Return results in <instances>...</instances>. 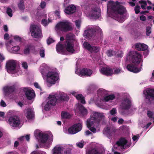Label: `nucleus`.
<instances>
[{
	"label": "nucleus",
	"instance_id": "nucleus-31",
	"mask_svg": "<svg viewBox=\"0 0 154 154\" xmlns=\"http://www.w3.org/2000/svg\"><path fill=\"white\" fill-rule=\"evenodd\" d=\"M48 67L45 64H43L40 67V71L41 72L44 79L45 78V74L48 70Z\"/></svg>",
	"mask_w": 154,
	"mask_h": 154
},
{
	"label": "nucleus",
	"instance_id": "nucleus-14",
	"mask_svg": "<svg viewBox=\"0 0 154 154\" xmlns=\"http://www.w3.org/2000/svg\"><path fill=\"white\" fill-rule=\"evenodd\" d=\"M30 30L32 37L38 38L42 37L40 26L32 24L30 26Z\"/></svg>",
	"mask_w": 154,
	"mask_h": 154
},
{
	"label": "nucleus",
	"instance_id": "nucleus-19",
	"mask_svg": "<svg viewBox=\"0 0 154 154\" xmlns=\"http://www.w3.org/2000/svg\"><path fill=\"white\" fill-rule=\"evenodd\" d=\"M83 45L85 49L91 53H97L100 50L99 47L93 45L87 42H85L84 43Z\"/></svg>",
	"mask_w": 154,
	"mask_h": 154
},
{
	"label": "nucleus",
	"instance_id": "nucleus-2",
	"mask_svg": "<svg viewBox=\"0 0 154 154\" xmlns=\"http://www.w3.org/2000/svg\"><path fill=\"white\" fill-rule=\"evenodd\" d=\"M126 61H131L133 64H128L127 68L128 71L134 73H137L141 70V67L138 68V65L142 66L140 63L142 61V56L138 52L133 51L129 52L125 59Z\"/></svg>",
	"mask_w": 154,
	"mask_h": 154
},
{
	"label": "nucleus",
	"instance_id": "nucleus-64",
	"mask_svg": "<svg viewBox=\"0 0 154 154\" xmlns=\"http://www.w3.org/2000/svg\"><path fill=\"white\" fill-rule=\"evenodd\" d=\"M9 35L7 33H6L4 35V38L5 39H7L8 38Z\"/></svg>",
	"mask_w": 154,
	"mask_h": 154
},
{
	"label": "nucleus",
	"instance_id": "nucleus-39",
	"mask_svg": "<svg viewBox=\"0 0 154 154\" xmlns=\"http://www.w3.org/2000/svg\"><path fill=\"white\" fill-rule=\"evenodd\" d=\"M103 133L104 134L106 135H110L111 134L110 127H106L103 130Z\"/></svg>",
	"mask_w": 154,
	"mask_h": 154
},
{
	"label": "nucleus",
	"instance_id": "nucleus-38",
	"mask_svg": "<svg viewBox=\"0 0 154 154\" xmlns=\"http://www.w3.org/2000/svg\"><path fill=\"white\" fill-rule=\"evenodd\" d=\"M147 114L148 116L149 119L153 120L154 122V113L150 111H148L147 112Z\"/></svg>",
	"mask_w": 154,
	"mask_h": 154
},
{
	"label": "nucleus",
	"instance_id": "nucleus-5",
	"mask_svg": "<svg viewBox=\"0 0 154 154\" xmlns=\"http://www.w3.org/2000/svg\"><path fill=\"white\" fill-rule=\"evenodd\" d=\"M113 16L115 19L120 22L125 20L124 14L125 11V8L118 2H116L115 5L113 8Z\"/></svg>",
	"mask_w": 154,
	"mask_h": 154
},
{
	"label": "nucleus",
	"instance_id": "nucleus-27",
	"mask_svg": "<svg viewBox=\"0 0 154 154\" xmlns=\"http://www.w3.org/2000/svg\"><path fill=\"white\" fill-rule=\"evenodd\" d=\"M70 93L74 96L76 99L82 103L84 104L85 103L84 97L82 94H78L77 92L75 91H72L70 92Z\"/></svg>",
	"mask_w": 154,
	"mask_h": 154
},
{
	"label": "nucleus",
	"instance_id": "nucleus-52",
	"mask_svg": "<svg viewBox=\"0 0 154 154\" xmlns=\"http://www.w3.org/2000/svg\"><path fill=\"white\" fill-rule=\"evenodd\" d=\"M140 7L139 6H136L134 8V10L135 12V13L136 14H138L140 12Z\"/></svg>",
	"mask_w": 154,
	"mask_h": 154
},
{
	"label": "nucleus",
	"instance_id": "nucleus-35",
	"mask_svg": "<svg viewBox=\"0 0 154 154\" xmlns=\"http://www.w3.org/2000/svg\"><path fill=\"white\" fill-rule=\"evenodd\" d=\"M48 103V102L47 103L43 102L42 104V106L44 107L45 110L46 111L49 110L52 106Z\"/></svg>",
	"mask_w": 154,
	"mask_h": 154
},
{
	"label": "nucleus",
	"instance_id": "nucleus-37",
	"mask_svg": "<svg viewBox=\"0 0 154 154\" xmlns=\"http://www.w3.org/2000/svg\"><path fill=\"white\" fill-rule=\"evenodd\" d=\"M86 154H101L98 151L95 149L89 150L88 151Z\"/></svg>",
	"mask_w": 154,
	"mask_h": 154
},
{
	"label": "nucleus",
	"instance_id": "nucleus-34",
	"mask_svg": "<svg viewBox=\"0 0 154 154\" xmlns=\"http://www.w3.org/2000/svg\"><path fill=\"white\" fill-rule=\"evenodd\" d=\"M139 2L141 4V8L143 9H146V6L148 4L149 5H151L152 4L151 2L148 0L147 1L141 0Z\"/></svg>",
	"mask_w": 154,
	"mask_h": 154
},
{
	"label": "nucleus",
	"instance_id": "nucleus-58",
	"mask_svg": "<svg viewBox=\"0 0 154 154\" xmlns=\"http://www.w3.org/2000/svg\"><path fill=\"white\" fill-rule=\"evenodd\" d=\"M21 152L23 154H25L26 151V148H23L20 150Z\"/></svg>",
	"mask_w": 154,
	"mask_h": 154
},
{
	"label": "nucleus",
	"instance_id": "nucleus-49",
	"mask_svg": "<svg viewBox=\"0 0 154 154\" xmlns=\"http://www.w3.org/2000/svg\"><path fill=\"white\" fill-rule=\"evenodd\" d=\"M40 56L42 57H45V50L44 48H41L40 51Z\"/></svg>",
	"mask_w": 154,
	"mask_h": 154
},
{
	"label": "nucleus",
	"instance_id": "nucleus-63",
	"mask_svg": "<svg viewBox=\"0 0 154 154\" xmlns=\"http://www.w3.org/2000/svg\"><path fill=\"white\" fill-rule=\"evenodd\" d=\"M140 19L141 20L144 21L146 20V17L142 15L140 16Z\"/></svg>",
	"mask_w": 154,
	"mask_h": 154
},
{
	"label": "nucleus",
	"instance_id": "nucleus-3",
	"mask_svg": "<svg viewBox=\"0 0 154 154\" xmlns=\"http://www.w3.org/2000/svg\"><path fill=\"white\" fill-rule=\"evenodd\" d=\"M34 135L38 140L40 146L45 148H49L52 143L53 136L51 133L48 134L43 133L39 130H37L34 131Z\"/></svg>",
	"mask_w": 154,
	"mask_h": 154
},
{
	"label": "nucleus",
	"instance_id": "nucleus-36",
	"mask_svg": "<svg viewBox=\"0 0 154 154\" xmlns=\"http://www.w3.org/2000/svg\"><path fill=\"white\" fill-rule=\"evenodd\" d=\"M61 116L63 118H69L71 117V115L67 112H62L61 113Z\"/></svg>",
	"mask_w": 154,
	"mask_h": 154
},
{
	"label": "nucleus",
	"instance_id": "nucleus-46",
	"mask_svg": "<svg viewBox=\"0 0 154 154\" xmlns=\"http://www.w3.org/2000/svg\"><path fill=\"white\" fill-rule=\"evenodd\" d=\"M84 143V141H81L79 142L76 143V145L78 147L80 148H82L83 146Z\"/></svg>",
	"mask_w": 154,
	"mask_h": 154
},
{
	"label": "nucleus",
	"instance_id": "nucleus-57",
	"mask_svg": "<svg viewBox=\"0 0 154 154\" xmlns=\"http://www.w3.org/2000/svg\"><path fill=\"white\" fill-rule=\"evenodd\" d=\"M22 67H23L25 69H26L27 67V64L26 62H23L22 63Z\"/></svg>",
	"mask_w": 154,
	"mask_h": 154
},
{
	"label": "nucleus",
	"instance_id": "nucleus-54",
	"mask_svg": "<svg viewBox=\"0 0 154 154\" xmlns=\"http://www.w3.org/2000/svg\"><path fill=\"white\" fill-rule=\"evenodd\" d=\"M46 5V2H42L40 4V6L42 8H44Z\"/></svg>",
	"mask_w": 154,
	"mask_h": 154
},
{
	"label": "nucleus",
	"instance_id": "nucleus-16",
	"mask_svg": "<svg viewBox=\"0 0 154 154\" xmlns=\"http://www.w3.org/2000/svg\"><path fill=\"white\" fill-rule=\"evenodd\" d=\"M8 122L10 125L13 127H20L22 125L19 118L16 116L11 117L8 120Z\"/></svg>",
	"mask_w": 154,
	"mask_h": 154
},
{
	"label": "nucleus",
	"instance_id": "nucleus-1",
	"mask_svg": "<svg viewBox=\"0 0 154 154\" xmlns=\"http://www.w3.org/2000/svg\"><path fill=\"white\" fill-rule=\"evenodd\" d=\"M105 123V116L104 114L98 112L92 113L90 118L88 119L86 122L88 128L94 133L100 131V124Z\"/></svg>",
	"mask_w": 154,
	"mask_h": 154
},
{
	"label": "nucleus",
	"instance_id": "nucleus-61",
	"mask_svg": "<svg viewBox=\"0 0 154 154\" xmlns=\"http://www.w3.org/2000/svg\"><path fill=\"white\" fill-rule=\"evenodd\" d=\"M92 134V133L88 130L87 131L85 132V135L86 136H88Z\"/></svg>",
	"mask_w": 154,
	"mask_h": 154
},
{
	"label": "nucleus",
	"instance_id": "nucleus-45",
	"mask_svg": "<svg viewBox=\"0 0 154 154\" xmlns=\"http://www.w3.org/2000/svg\"><path fill=\"white\" fill-rule=\"evenodd\" d=\"M6 12L8 14L9 16V17H12V10L10 8H7Z\"/></svg>",
	"mask_w": 154,
	"mask_h": 154
},
{
	"label": "nucleus",
	"instance_id": "nucleus-40",
	"mask_svg": "<svg viewBox=\"0 0 154 154\" xmlns=\"http://www.w3.org/2000/svg\"><path fill=\"white\" fill-rule=\"evenodd\" d=\"M30 135H27L25 137L23 136L18 139V140L20 142H21L25 138H26V140L27 141L29 140Z\"/></svg>",
	"mask_w": 154,
	"mask_h": 154
},
{
	"label": "nucleus",
	"instance_id": "nucleus-28",
	"mask_svg": "<svg viewBox=\"0 0 154 154\" xmlns=\"http://www.w3.org/2000/svg\"><path fill=\"white\" fill-rule=\"evenodd\" d=\"M70 93L74 96L76 99L82 103L84 104L85 103L84 97L82 94H78L77 92L75 91H72L70 92Z\"/></svg>",
	"mask_w": 154,
	"mask_h": 154
},
{
	"label": "nucleus",
	"instance_id": "nucleus-41",
	"mask_svg": "<svg viewBox=\"0 0 154 154\" xmlns=\"http://www.w3.org/2000/svg\"><path fill=\"white\" fill-rule=\"evenodd\" d=\"M52 20L51 19H49L48 22L45 19H43L41 22V23L44 26H45L48 25L49 23L51 22Z\"/></svg>",
	"mask_w": 154,
	"mask_h": 154
},
{
	"label": "nucleus",
	"instance_id": "nucleus-59",
	"mask_svg": "<svg viewBox=\"0 0 154 154\" xmlns=\"http://www.w3.org/2000/svg\"><path fill=\"white\" fill-rule=\"evenodd\" d=\"M0 105L1 106L3 107H5L6 106V104L3 100H1L0 103Z\"/></svg>",
	"mask_w": 154,
	"mask_h": 154
},
{
	"label": "nucleus",
	"instance_id": "nucleus-55",
	"mask_svg": "<svg viewBox=\"0 0 154 154\" xmlns=\"http://www.w3.org/2000/svg\"><path fill=\"white\" fill-rule=\"evenodd\" d=\"M47 43L48 45L53 43L54 42V40L51 38H49L47 40Z\"/></svg>",
	"mask_w": 154,
	"mask_h": 154
},
{
	"label": "nucleus",
	"instance_id": "nucleus-62",
	"mask_svg": "<svg viewBox=\"0 0 154 154\" xmlns=\"http://www.w3.org/2000/svg\"><path fill=\"white\" fill-rule=\"evenodd\" d=\"M55 14L58 17L60 16V11H56L55 12Z\"/></svg>",
	"mask_w": 154,
	"mask_h": 154
},
{
	"label": "nucleus",
	"instance_id": "nucleus-13",
	"mask_svg": "<svg viewBox=\"0 0 154 154\" xmlns=\"http://www.w3.org/2000/svg\"><path fill=\"white\" fill-rule=\"evenodd\" d=\"M100 71L102 74L107 75H111L113 73L118 74L122 72L120 68L112 69L108 67H103L100 69Z\"/></svg>",
	"mask_w": 154,
	"mask_h": 154
},
{
	"label": "nucleus",
	"instance_id": "nucleus-48",
	"mask_svg": "<svg viewBox=\"0 0 154 154\" xmlns=\"http://www.w3.org/2000/svg\"><path fill=\"white\" fill-rule=\"evenodd\" d=\"M75 25L78 29H79L80 28L81 21L79 20H76L75 22Z\"/></svg>",
	"mask_w": 154,
	"mask_h": 154
},
{
	"label": "nucleus",
	"instance_id": "nucleus-10",
	"mask_svg": "<svg viewBox=\"0 0 154 154\" xmlns=\"http://www.w3.org/2000/svg\"><path fill=\"white\" fill-rule=\"evenodd\" d=\"M46 80L47 82L51 84H55L56 81L59 79V75L56 72L50 70L45 75Z\"/></svg>",
	"mask_w": 154,
	"mask_h": 154
},
{
	"label": "nucleus",
	"instance_id": "nucleus-8",
	"mask_svg": "<svg viewBox=\"0 0 154 154\" xmlns=\"http://www.w3.org/2000/svg\"><path fill=\"white\" fill-rule=\"evenodd\" d=\"M73 29L72 24L67 20H64L58 23L56 26L57 32H66Z\"/></svg>",
	"mask_w": 154,
	"mask_h": 154
},
{
	"label": "nucleus",
	"instance_id": "nucleus-22",
	"mask_svg": "<svg viewBox=\"0 0 154 154\" xmlns=\"http://www.w3.org/2000/svg\"><path fill=\"white\" fill-rule=\"evenodd\" d=\"M75 114L77 115H84L87 113V111L81 104H79L75 109Z\"/></svg>",
	"mask_w": 154,
	"mask_h": 154
},
{
	"label": "nucleus",
	"instance_id": "nucleus-29",
	"mask_svg": "<svg viewBox=\"0 0 154 154\" xmlns=\"http://www.w3.org/2000/svg\"><path fill=\"white\" fill-rule=\"evenodd\" d=\"M76 9V7L74 5H70L65 9V12L67 14H71L75 11Z\"/></svg>",
	"mask_w": 154,
	"mask_h": 154
},
{
	"label": "nucleus",
	"instance_id": "nucleus-4",
	"mask_svg": "<svg viewBox=\"0 0 154 154\" xmlns=\"http://www.w3.org/2000/svg\"><path fill=\"white\" fill-rule=\"evenodd\" d=\"M98 98L95 101L96 105L98 106L105 109V102L110 101L115 98L114 94L108 95V91L103 89H100L97 91Z\"/></svg>",
	"mask_w": 154,
	"mask_h": 154
},
{
	"label": "nucleus",
	"instance_id": "nucleus-25",
	"mask_svg": "<svg viewBox=\"0 0 154 154\" xmlns=\"http://www.w3.org/2000/svg\"><path fill=\"white\" fill-rule=\"evenodd\" d=\"M57 100V94H50L48 97V101L52 106H55L56 104V102Z\"/></svg>",
	"mask_w": 154,
	"mask_h": 154
},
{
	"label": "nucleus",
	"instance_id": "nucleus-53",
	"mask_svg": "<svg viewBox=\"0 0 154 154\" xmlns=\"http://www.w3.org/2000/svg\"><path fill=\"white\" fill-rule=\"evenodd\" d=\"M139 137V134H137L136 135L134 136L133 137L132 139L134 141H137Z\"/></svg>",
	"mask_w": 154,
	"mask_h": 154
},
{
	"label": "nucleus",
	"instance_id": "nucleus-6",
	"mask_svg": "<svg viewBox=\"0 0 154 154\" xmlns=\"http://www.w3.org/2000/svg\"><path fill=\"white\" fill-rule=\"evenodd\" d=\"M6 67L8 72L14 74V76H17L22 73L19 67L17 65L16 61L14 60H9L6 63Z\"/></svg>",
	"mask_w": 154,
	"mask_h": 154
},
{
	"label": "nucleus",
	"instance_id": "nucleus-26",
	"mask_svg": "<svg viewBox=\"0 0 154 154\" xmlns=\"http://www.w3.org/2000/svg\"><path fill=\"white\" fill-rule=\"evenodd\" d=\"M56 49L57 52L59 53L63 54H67V51L65 50L63 46L60 42L57 45Z\"/></svg>",
	"mask_w": 154,
	"mask_h": 154
},
{
	"label": "nucleus",
	"instance_id": "nucleus-12",
	"mask_svg": "<svg viewBox=\"0 0 154 154\" xmlns=\"http://www.w3.org/2000/svg\"><path fill=\"white\" fill-rule=\"evenodd\" d=\"M130 143L128 142L127 140L125 138H122L116 142V144L114 146L115 149L118 150H122L130 146Z\"/></svg>",
	"mask_w": 154,
	"mask_h": 154
},
{
	"label": "nucleus",
	"instance_id": "nucleus-50",
	"mask_svg": "<svg viewBox=\"0 0 154 154\" xmlns=\"http://www.w3.org/2000/svg\"><path fill=\"white\" fill-rule=\"evenodd\" d=\"M117 113L116 109L115 108H113L110 111V113L112 115H114Z\"/></svg>",
	"mask_w": 154,
	"mask_h": 154
},
{
	"label": "nucleus",
	"instance_id": "nucleus-51",
	"mask_svg": "<svg viewBox=\"0 0 154 154\" xmlns=\"http://www.w3.org/2000/svg\"><path fill=\"white\" fill-rule=\"evenodd\" d=\"M31 154H46V153L45 152L43 151L38 152L37 151H34Z\"/></svg>",
	"mask_w": 154,
	"mask_h": 154
},
{
	"label": "nucleus",
	"instance_id": "nucleus-56",
	"mask_svg": "<svg viewBox=\"0 0 154 154\" xmlns=\"http://www.w3.org/2000/svg\"><path fill=\"white\" fill-rule=\"evenodd\" d=\"M14 39L16 41L18 42L21 41V38L18 36H15L14 37Z\"/></svg>",
	"mask_w": 154,
	"mask_h": 154
},
{
	"label": "nucleus",
	"instance_id": "nucleus-33",
	"mask_svg": "<svg viewBox=\"0 0 154 154\" xmlns=\"http://www.w3.org/2000/svg\"><path fill=\"white\" fill-rule=\"evenodd\" d=\"M14 90V86H5L3 89V90L5 93H10L13 92Z\"/></svg>",
	"mask_w": 154,
	"mask_h": 154
},
{
	"label": "nucleus",
	"instance_id": "nucleus-20",
	"mask_svg": "<svg viewBox=\"0 0 154 154\" xmlns=\"http://www.w3.org/2000/svg\"><path fill=\"white\" fill-rule=\"evenodd\" d=\"M82 128V125L81 123L75 124L68 129V132L70 134H74L79 131Z\"/></svg>",
	"mask_w": 154,
	"mask_h": 154
},
{
	"label": "nucleus",
	"instance_id": "nucleus-9",
	"mask_svg": "<svg viewBox=\"0 0 154 154\" xmlns=\"http://www.w3.org/2000/svg\"><path fill=\"white\" fill-rule=\"evenodd\" d=\"M74 35L72 33H69L66 35V41L64 44L65 48L69 52L73 53L75 52L74 48Z\"/></svg>",
	"mask_w": 154,
	"mask_h": 154
},
{
	"label": "nucleus",
	"instance_id": "nucleus-7",
	"mask_svg": "<svg viewBox=\"0 0 154 154\" xmlns=\"http://www.w3.org/2000/svg\"><path fill=\"white\" fill-rule=\"evenodd\" d=\"M101 29L97 26H88L86 28L83 35L85 38L90 39L91 38L96 35V33H101Z\"/></svg>",
	"mask_w": 154,
	"mask_h": 154
},
{
	"label": "nucleus",
	"instance_id": "nucleus-21",
	"mask_svg": "<svg viewBox=\"0 0 154 154\" xmlns=\"http://www.w3.org/2000/svg\"><path fill=\"white\" fill-rule=\"evenodd\" d=\"M75 73L81 76H89L92 73V71L87 69H76Z\"/></svg>",
	"mask_w": 154,
	"mask_h": 154
},
{
	"label": "nucleus",
	"instance_id": "nucleus-43",
	"mask_svg": "<svg viewBox=\"0 0 154 154\" xmlns=\"http://www.w3.org/2000/svg\"><path fill=\"white\" fill-rule=\"evenodd\" d=\"M23 0H21L20 1L19 3L18 4V7L19 9L21 10H24V4Z\"/></svg>",
	"mask_w": 154,
	"mask_h": 154
},
{
	"label": "nucleus",
	"instance_id": "nucleus-11",
	"mask_svg": "<svg viewBox=\"0 0 154 154\" xmlns=\"http://www.w3.org/2000/svg\"><path fill=\"white\" fill-rule=\"evenodd\" d=\"M131 105L130 96L127 94H125L124 98L122 99L121 101L120 108L123 110H127L130 108Z\"/></svg>",
	"mask_w": 154,
	"mask_h": 154
},
{
	"label": "nucleus",
	"instance_id": "nucleus-47",
	"mask_svg": "<svg viewBox=\"0 0 154 154\" xmlns=\"http://www.w3.org/2000/svg\"><path fill=\"white\" fill-rule=\"evenodd\" d=\"M151 28L149 26L146 27V34L147 35H149L151 33Z\"/></svg>",
	"mask_w": 154,
	"mask_h": 154
},
{
	"label": "nucleus",
	"instance_id": "nucleus-17",
	"mask_svg": "<svg viewBox=\"0 0 154 154\" xmlns=\"http://www.w3.org/2000/svg\"><path fill=\"white\" fill-rule=\"evenodd\" d=\"M14 42L12 40H10L6 43V46L8 50L10 52L15 53L20 49V47L18 46H14Z\"/></svg>",
	"mask_w": 154,
	"mask_h": 154
},
{
	"label": "nucleus",
	"instance_id": "nucleus-30",
	"mask_svg": "<svg viewBox=\"0 0 154 154\" xmlns=\"http://www.w3.org/2000/svg\"><path fill=\"white\" fill-rule=\"evenodd\" d=\"M135 48L137 50L140 51H143L146 50L148 46L144 44L137 43L135 44Z\"/></svg>",
	"mask_w": 154,
	"mask_h": 154
},
{
	"label": "nucleus",
	"instance_id": "nucleus-18",
	"mask_svg": "<svg viewBox=\"0 0 154 154\" xmlns=\"http://www.w3.org/2000/svg\"><path fill=\"white\" fill-rule=\"evenodd\" d=\"M100 15L101 10L97 7L93 8L89 13V16L91 18L94 19L98 18Z\"/></svg>",
	"mask_w": 154,
	"mask_h": 154
},
{
	"label": "nucleus",
	"instance_id": "nucleus-44",
	"mask_svg": "<svg viewBox=\"0 0 154 154\" xmlns=\"http://www.w3.org/2000/svg\"><path fill=\"white\" fill-rule=\"evenodd\" d=\"M31 48V46L30 45H28L26 47L24 50V54H28L29 52V51Z\"/></svg>",
	"mask_w": 154,
	"mask_h": 154
},
{
	"label": "nucleus",
	"instance_id": "nucleus-42",
	"mask_svg": "<svg viewBox=\"0 0 154 154\" xmlns=\"http://www.w3.org/2000/svg\"><path fill=\"white\" fill-rule=\"evenodd\" d=\"M106 54L109 57H111L116 54V52L112 50H108Z\"/></svg>",
	"mask_w": 154,
	"mask_h": 154
},
{
	"label": "nucleus",
	"instance_id": "nucleus-15",
	"mask_svg": "<svg viewBox=\"0 0 154 154\" xmlns=\"http://www.w3.org/2000/svg\"><path fill=\"white\" fill-rule=\"evenodd\" d=\"M52 154H71L69 149H66L60 145L56 146L52 150Z\"/></svg>",
	"mask_w": 154,
	"mask_h": 154
},
{
	"label": "nucleus",
	"instance_id": "nucleus-32",
	"mask_svg": "<svg viewBox=\"0 0 154 154\" xmlns=\"http://www.w3.org/2000/svg\"><path fill=\"white\" fill-rule=\"evenodd\" d=\"M25 115L28 120L32 119L34 118V114L32 109H28Z\"/></svg>",
	"mask_w": 154,
	"mask_h": 154
},
{
	"label": "nucleus",
	"instance_id": "nucleus-60",
	"mask_svg": "<svg viewBox=\"0 0 154 154\" xmlns=\"http://www.w3.org/2000/svg\"><path fill=\"white\" fill-rule=\"evenodd\" d=\"M34 85L36 88L39 89L41 91V89L37 83H34Z\"/></svg>",
	"mask_w": 154,
	"mask_h": 154
},
{
	"label": "nucleus",
	"instance_id": "nucleus-23",
	"mask_svg": "<svg viewBox=\"0 0 154 154\" xmlns=\"http://www.w3.org/2000/svg\"><path fill=\"white\" fill-rule=\"evenodd\" d=\"M27 99H32L34 97L35 94L34 91L30 88H24L23 89Z\"/></svg>",
	"mask_w": 154,
	"mask_h": 154
},
{
	"label": "nucleus",
	"instance_id": "nucleus-24",
	"mask_svg": "<svg viewBox=\"0 0 154 154\" xmlns=\"http://www.w3.org/2000/svg\"><path fill=\"white\" fill-rule=\"evenodd\" d=\"M56 94L58 101H67L69 99V96L63 92H59Z\"/></svg>",
	"mask_w": 154,
	"mask_h": 154
}]
</instances>
